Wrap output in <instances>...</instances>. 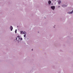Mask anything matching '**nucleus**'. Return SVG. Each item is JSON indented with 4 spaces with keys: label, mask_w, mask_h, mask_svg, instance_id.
<instances>
[{
    "label": "nucleus",
    "mask_w": 73,
    "mask_h": 73,
    "mask_svg": "<svg viewBox=\"0 0 73 73\" xmlns=\"http://www.w3.org/2000/svg\"><path fill=\"white\" fill-rule=\"evenodd\" d=\"M17 38L18 40H22V38H20V36H17V38L16 37V40H17Z\"/></svg>",
    "instance_id": "nucleus-1"
},
{
    "label": "nucleus",
    "mask_w": 73,
    "mask_h": 73,
    "mask_svg": "<svg viewBox=\"0 0 73 73\" xmlns=\"http://www.w3.org/2000/svg\"><path fill=\"white\" fill-rule=\"evenodd\" d=\"M51 8L53 10H54V9H55V6H51Z\"/></svg>",
    "instance_id": "nucleus-2"
},
{
    "label": "nucleus",
    "mask_w": 73,
    "mask_h": 73,
    "mask_svg": "<svg viewBox=\"0 0 73 73\" xmlns=\"http://www.w3.org/2000/svg\"><path fill=\"white\" fill-rule=\"evenodd\" d=\"M23 34H24L25 35H24V37H25V36H26V32H23Z\"/></svg>",
    "instance_id": "nucleus-3"
},
{
    "label": "nucleus",
    "mask_w": 73,
    "mask_h": 73,
    "mask_svg": "<svg viewBox=\"0 0 73 73\" xmlns=\"http://www.w3.org/2000/svg\"><path fill=\"white\" fill-rule=\"evenodd\" d=\"M10 29H11V31H12V30L13 29V27H12V26H11L10 27Z\"/></svg>",
    "instance_id": "nucleus-4"
},
{
    "label": "nucleus",
    "mask_w": 73,
    "mask_h": 73,
    "mask_svg": "<svg viewBox=\"0 0 73 73\" xmlns=\"http://www.w3.org/2000/svg\"><path fill=\"white\" fill-rule=\"evenodd\" d=\"M51 1H48V4H51Z\"/></svg>",
    "instance_id": "nucleus-5"
},
{
    "label": "nucleus",
    "mask_w": 73,
    "mask_h": 73,
    "mask_svg": "<svg viewBox=\"0 0 73 73\" xmlns=\"http://www.w3.org/2000/svg\"><path fill=\"white\" fill-rule=\"evenodd\" d=\"M61 1H58V3L59 4H61Z\"/></svg>",
    "instance_id": "nucleus-6"
},
{
    "label": "nucleus",
    "mask_w": 73,
    "mask_h": 73,
    "mask_svg": "<svg viewBox=\"0 0 73 73\" xmlns=\"http://www.w3.org/2000/svg\"><path fill=\"white\" fill-rule=\"evenodd\" d=\"M73 10H72V12H70L69 13V14H72V13H73Z\"/></svg>",
    "instance_id": "nucleus-7"
},
{
    "label": "nucleus",
    "mask_w": 73,
    "mask_h": 73,
    "mask_svg": "<svg viewBox=\"0 0 73 73\" xmlns=\"http://www.w3.org/2000/svg\"><path fill=\"white\" fill-rule=\"evenodd\" d=\"M20 32V33H21V34H23V31H21Z\"/></svg>",
    "instance_id": "nucleus-8"
},
{
    "label": "nucleus",
    "mask_w": 73,
    "mask_h": 73,
    "mask_svg": "<svg viewBox=\"0 0 73 73\" xmlns=\"http://www.w3.org/2000/svg\"><path fill=\"white\" fill-rule=\"evenodd\" d=\"M62 6L63 7H66V5H62Z\"/></svg>",
    "instance_id": "nucleus-9"
},
{
    "label": "nucleus",
    "mask_w": 73,
    "mask_h": 73,
    "mask_svg": "<svg viewBox=\"0 0 73 73\" xmlns=\"http://www.w3.org/2000/svg\"><path fill=\"white\" fill-rule=\"evenodd\" d=\"M15 33H17V29H16L15 31Z\"/></svg>",
    "instance_id": "nucleus-10"
},
{
    "label": "nucleus",
    "mask_w": 73,
    "mask_h": 73,
    "mask_svg": "<svg viewBox=\"0 0 73 73\" xmlns=\"http://www.w3.org/2000/svg\"><path fill=\"white\" fill-rule=\"evenodd\" d=\"M19 40H18V41H19Z\"/></svg>",
    "instance_id": "nucleus-11"
},
{
    "label": "nucleus",
    "mask_w": 73,
    "mask_h": 73,
    "mask_svg": "<svg viewBox=\"0 0 73 73\" xmlns=\"http://www.w3.org/2000/svg\"><path fill=\"white\" fill-rule=\"evenodd\" d=\"M32 50H33V49H32Z\"/></svg>",
    "instance_id": "nucleus-12"
},
{
    "label": "nucleus",
    "mask_w": 73,
    "mask_h": 73,
    "mask_svg": "<svg viewBox=\"0 0 73 73\" xmlns=\"http://www.w3.org/2000/svg\"><path fill=\"white\" fill-rule=\"evenodd\" d=\"M55 0V1H56V0Z\"/></svg>",
    "instance_id": "nucleus-13"
}]
</instances>
